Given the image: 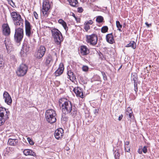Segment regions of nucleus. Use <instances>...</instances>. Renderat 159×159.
<instances>
[{
	"instance_id": "1",
	"label": "nucleus",
	"mask_w": 159,
	"mask_h": 159,
	"mask_svg": "<svg viewBox=\"0 0 159 159\" xmlns=\"http://www.w3.org/2000/svg\"><path fill=\"white\" fill-rule=\"evenodd\" d=\"M59 106L62 109L64 115H62V117L63 120L67 121L68 120V117L66 114H70L74 118L77 115V108L75 104L65 98L60 99L58 101Z\"/></svg>"
},
{
	"instance_id": "2",
	"label": "nucleus",
	"mask_w": 159,
	"mask_h": 159,
	"mask_svg": "<svg viewBox=\"0 0 159 159\" xmlns=\"http://www.w3.org/2000/svg\"><path fill=\"white\" fill-rule=\"evenodd\" d=\"M51 32L56 44L57 45H61L63 40V38L60 31L57 29L53 28L51 30Z\"/></svg>"
},
{
	"instance_id": "3",
	"label": "nucleus",
	"mask_w": 159,
	"mask_h": 159,
	"mask_svg": "<svg viewBox=\"0 0 159 159\" xmlns=\"http://www.w3.org/2000/svg\"><path fill=\"white\" fill-rule=\"evenodd\" d=\"M57 114L56 111L53 109H48L45 113L46 120L50 124H53L56 121Z\"/></svg>"
},
{
	"instance_id": "4",
	"label": "nucleus",
	"mask_w": 159,
	"mask_h": 159,
	"mask_svg": "<svg viewBox=\"0 0 159 159\" xmlns=\"http://www.w3.org/2000/svg\"><path fill=\"white\" fill-rule=\"evenodd\" d=\"M10 113L8 109L3 107H0V125H3L5 121L9 118Z\"/></svg>"
},
{
	"instance_id": "5",
	"label": "nucleus",
	"mask_w": 159,
	"mask_h": 159,
	"mask_svg": "<svg viewBox=\"0 0 159 159\" xmlns=\"http://www.w3.org/2000/svg\"><path fill=\"white\" fill-rule=\"evenodd\" d=\"M28 66L25 64H21L18 68L16 73L18 76L21 77L25 75L27 71Z\"/></svg>"
},
{
	"instance_id": "6",
	"label": "nucleus",
	"mask_w": 159,
	"mask_h": 159,
	"mask_svg": "<svg viewBox=\"0 0 159 159\" xmlns=\"http://www.w3.org/2000/svg\"><path fill=\"white\" fill-rule=\"evenodd\" d=\"M43 8L41 12L43 15L45 17H47L48 15V11L50 7V5L49 2L47 0L43 1Z\"/></svg>"
},
{
	"instance_id": "7",
	"label": "nucleus",
	"mask_w": 159,
	"mask_h": 159,
	"mask_svg": "<svg viewBox=\"0 0 159 159\" xmlns=\"http://www.w3.org/2000/svg\"><path fill=\"white\" fill-rule=\"evenodd\" d=\"M86 41L88 43L93 45H96L98 42V38L97 35L93 34L91 35L86 36Z\"/></svg>"
},
{
	"instance_id": "8",
	"label": "nucleus",
	"mask_w": 159,
	"mask_h": 159,
	"mask_svg": "<svg viewBox=\"0 0 159 159\" xmlns=\"http://www.w3.org/2000/svg\"><path fill=\"white\" fill-rule=\"evenodd\" d=\"M25 34L27 37L30 38L33 33V32H31V31L32 26L30 23L26 19L25 20Z\"/></svg>"
},
{
	"instance_id": "9",
	"label": "nucleus",
	"mask_w": 159,
	"mask_h": 159,
	"mask_svg": "<svg viewBox=\"0 0 159 159\" xmlns=\"http://www.w3.org/2000/svg\"><path fill=\"white\" fill-rule=\"evenodd\" d=\"M46 52L45 47L41 45L38 48L37 51L35 52V56L38 59H40L44 55Z\"/></svg>"
},
{
	"instance_id": "10",
	"label": "nucleus",
	"mask_w": 159,
	"mask_h": 159,
	"mask_svg": "<svg viewBox=\"0 0 159 159\" xmlns=\"http://www.w3.org/2000/svg\"><path fill=\"white\" fill-rule=\"evenodd\" d=\"M2 33L6 36L10 35L11 33L10 29L7 24H4L2 26Z\"/></svg>"
},
{
	"instance_id": "11",
	"label": "nucleus",
	"mask_w": 159,
	"mask_h": 159,
	"mask_svg": "<svg viewBox=\"0 0 159 159\" xmlns=\"http://www.w3.org/2000/svg\"><path fill=\"white\" fill-rule=\"evenodd\" d=\"M53 60L52 56L50 54L46 56L44 59V63L46 66H49L53 62Z\"/></svg>"
},
{
	"instance_id": "12",
	"label": "nucleus",
	"mask_w": 159,
	"mask_h": 159,
	"mask_svg": "<svg viewBox=\"0 0 159 159\" xmlns=\"http://www.w3.org/2000/svg\"><path fill=\"white\" fill-rule=\"evenodd\" d=\"M64 69V64L61 63L60 64L58 69L54 73L56 76H58L62 74Z\"/></svg>"
},
{
	"instance_id": "13",
	"label": "nucleus",
	"mask_w": 159,
	"mask_h": 159,
	"mask_svg": "<svg viewBox=\"0 0 159 159\" xmlns=\"http://www.w3.org/2000/svg\"><path fill=\"white\" fill-rule=\"evenodd\" d=\"M63 133V129L62 128H59L55 130L54 136L57 139H59L62 137Z\"/></svg>"
},
{
	"instance_id": "14",
	"label": "nucleus",
	"mask_w": 159,
	"mask_h": 159,
	"mask_svg": "<svg viewBox=\"0 0 159 159\" xmlns=\"http://www.w3.org/2000/svg\"><path fill=\"white\" fill-rule=\"evenodd\" d=\"M73 91L75 93L77 97H79L82 98H84V95L83 93V89L80 87L75 88L73 89Z\"/></svg>"
},
{
	"instance_id": "15",
	"label": "nucleus",
	"mask_w": 159,
	"mask_h": 159,
	"mask_svg": "<svg viewBox=\"0 0 159 159\" xmlns=\"http://www.w3.org/2000/svg\"><path fill=\"white\" fill-rule=\"evenodd\" d=\"M89 53V50L86 46L82 45L80 46V53L82 55H86Z\"/></svg>"
},
{
	"instance_id": "16",
	"label": "nucleus",
	"mask_w": 159,
	"mask_h": 159,
	"mask_svg": "<svg viewBox=\"0 0 159 159\" xmlns=\"http://www.w3.org/2000/svg\"><path fill=\"white\" fill-rule=\"evenodd\" d=\"M106 39L107 41L110 44H113L115 42L112 33L107 34L106 35Z\"/></svg>"
},
{
	"instance_id": "17",
	"label": "nucleus",
	"mask_w": 159,
	"mask_h": 159,
	"mask_svg": "<svg viewBox=\"0 0 159 159\" xmlns=\"http://www.w3.org/2000/svg\"><path fill=\"white\" fill-rule=\"evenodd\" d=\"M67 74L68 76V78H69L70 80L72 81L75 80L76 79V76L71 70H68Z\"/></svg>"
},
{
	"instance_id": "18",
	"label": "nucleus",
	"mask_w": 159,
	"mask_h": 159,
	"mask_svg": "<svg viewBox=\"0 0 159 159\" xmlns=\"http://www.w3.org/2000/svg\"><path fill=\"white\" fill-rule=\"evenodd\" d=\"M14 23L15 27H17V26H20L19 27L23 28L24 27V20L22 19L21 17Z\"/></svg>"
},
{
	"instance_id": "19",
	"label": "nucleus",
	"mask_w": 159,
	"mask_h": 159,
	"mask_svg": "<svg viewBox=\"0 0 159 159\" xmlns=\"http://www.w3.org/2000/svg\"><path fill=\"white\" fill-rule=\"evenodd\" d=\"M23 38V36H21L20 35L15 34L14 35V40L15 42L18 44V45H20V44L21 41H22V39Z\"/></svg>"
},
{
	"instance_id": "20",
	"label": "nucleus",
	"mask_w": 159,
	"mask_h": 159,
	"mask_svg": "<svg viewBox=\"0 0 159 159\" xmlns=\"http://www.w3.org/2000/svg\"><path fill=\"white\" fill-rule=\"evenodd\" d=\"M24 154L25 156L30 155L35 156L36 153L32 150L30 149H25L23 151Z\"/></svg>"
},
{
	"instance_id": "21",
	"label": "nucleus",
	"mask_w": 159,
	"mask_h": 159,
	"mask_svg": "<svg viewBox=\"0 0 159 159\" xmlns=\"http://www.w3.org/2000/svg\"><path fill=\"white\" fill-rule=\"evenodd\" d=\"M23 28L16 27L15 34L24 36Z\"/></svg>"
},
{
	"instance_id": "22",
	"label": "nucleus",
	"mask_w": 159,
	"mask_h": 159,
	"mask_svg": "<svg viewBox=\"0 0 159 159\" xmlns=\"http://www.w3.org/2000/svg\"><path fill=\"white\" fill-rule=\"evenodd\" d=\"M18 141L17 139H12L10 138L8 141V144L11 146H16L18 144Z\"/></svg>"
},
{
	"instance_id": "23",
	"label": "nucleus",
	"mask_w": 159,
	"mask_h": 159,
	"mask_svg": "<svg viewBox=\"0 0 159 159\" xmlns=\"http://www.w3.org/2000/svg\"><path fill=\"white\" fill-rule=\"evenodd\" d=\"M4 43L7 52L10 51V49L11 48V42L10 41L9 39L7 38H5Z\"/></svg>"
},
{
	"instance_id": "24",
	"label": "nucleus",
	"mask_w": 159,
	"mask_h": 159,
	"mask_svg": "<svg viewBox=\"0 0 159 159\" xmlns=\"http://www.w3.org/2000/svg\"><path fill=\"white\" fill-rule=\"evenodd\" d=\"M126 47H131L133 49H134L136 47V43L133 41H131L126 46Z\"/></svg>"
},
{
	"instance_id": "25",
	"label": "nucleus",
	"mask_w": 159,
	"mask_h": 159,
	"mask_svg": "<svg viewBox=\"0 0 159 159\" xmlns=\"http://www.w3.org/2000/svg\"><path fill=\"white\" fill-rule=\"evenodd\" d=\"M30 46L29 44L27 43H24L23 44L21 49L24 51L29 53Z\"/></svg>"
},
{
	"instance_id": "26",
	"label": "nucleus",
	"mask_w": 159,
	"mask_h": 159,
	"mask_svg": "<svg viewBox=\"0 0 159 159\" xmlns=\"http://www.w3.org/2000/svg\"><path fill=\"white\" fill-rule=\"evenodd\" d=\"M58 22L59 23L62 25L66 31L67 32L68 30V28L67 26L66 22L63 20L61 19H59V20Z\"/></svg>"
},
{
	"instance_id": "27",
	"label": "nucleus",
	"mask_w": 159,
	"mask_h": 159,
	"mask_svg": "<svg viewBox=\"0 0 159 159\" xmlns=\"http://www.w3.org/2000/svg\"><path fill=\"white\" fill-rule=\"evenodd\" d=\"M131 80V81H134V82H135L139 80L137 73H134L133 74H132Z\"/></svg>"
},
{
	"instance_id": "28",
	"label": "nucleus",
	"mask_w": 159,
	"mask_h": 159,
	"mask_svg": "<svg viewBox=\"0 0 159 159\" xmlns=\"http://www.w3.org/2000/svg\"><path fill=\"white\" fill-rule=\"evenodd\" d=\"M140 81L139 80L134 82V90L136 94V96L137 95V92L138 91V84H140Z\"/></svg>"
},
{
	"instance_id": "29",
	"label": "nucleus",
	"mask_w": 159,
	"mask_h": 159,
	"mask_svg": "<svg viewBox=\"0 0 159 159\" xmlns=\"http://www.w3.org/2000/svg\"><path fill=\"white\" fill-rule=\"evenodd\" d=\"M127 111L128 113H129L128 115L130 119L132 120H134V117L133 116L132 110L130 109V107H128Z\"/></svg>"
},
{
	"instance_id": "30",
	"label": "nucleus",
	"mask_w": 159,
	"mask_h": 159,
	"mask_svg": "<svg viewBox=\"0 0 159 159\" xmlns=\"http://www.w3.org/2000/svg\"><path fill=\"white\" fill-rule=\"evenodd\" d=\"M29 53L27 52H26L25 51H24V50H23V49H21L20 54L21 57L22 58V59H24L27 56V55Z\"/></svg>"
},
{
	"instance_id": "31",
	"label": "nucleus",
	"mask_w": 159,
	"mask_h": 159,
	"mask_svg": "<svg viewBox=\"0 0 159 159\" xmlns=\"http://www.w3.org/2000/svg\"><path fill=\"white\" fill-rule=\"evenodd\" d=\"M67 1L69 2L70 5L73 7H75L76 5L78 3L77 0H67Z\"/></svg>"
},
{
	"instance_id": "32",
	"label": "nucleus",
	"mask_w": 159,
	"mask_h": 159,
	"mask_svg": "<svg viewBox=\"0 0 159 159\" xmlns=\"http://www.w3.org/2000/svg\"><path fill=\"white\" fill-rule=\"evenodd\" d=\"M103 17L102 16H98L96 17V21L98 23H101L103 22Z\"/></svg>"
},
{
	"instance_id": "33",
	"label": "nucleus",
	"mask_w": 159,
	"mask_h": 159,
	"mask_svg": "<svg viewBox=\"0 0 159 159\" xmlns=\"http://www.w3.org/2000/svg\"><path fill=\"white\" fill-rule=\"evenodd\" d=\"M116 27L117 28V30L120 32H121L122 30L121 29L122 27V25L120 24V22L118 20L116 21Z\"/></svg>"
},
{
	"instance_id": "34",
	"label": "nucleus",
	"mask_w": 159,
	"mask_h": 159,
	"mask_svg": "<svg viewBox=\"0 0 159 159\" xmlns=\"http://www.w3.org/2000/svg\"><path fill=\"white\" fill-rule=\"evenodd\" d=\"M5 101L8 105H9L12 103V100L10 96H9L7 98H5Z\"/></svg>"
},
{
	"instance_id": "35",
	"label": "nucleus",
	"mask_w": 159,
	"mask_h": 159,
	"mask_svg": "<svg viewBox=\"0 0 159 159\" xmlns=\"http://www.w3.org/2000/svg\"><path fill=\"white\" fill-rule=\"evenodd\" d=\"M3 57L0 54V68H2L4 64Z\"/></svg>"
},
{
	"instance_id": "36",
	"label": "nucleus",
	"mask_w": 159,
	"mask_h": 159,
	"mask_svg": "<svg viewBox=\"0 0 159 159\" xmlns=\"http://www.w3.org/2000/svg\"><path fill=\"white\" fill-rule=\"evenodd\" d=\"M114 154L115 159H119L120 158V154L118 151L115 150L114 152Z\"/></svg>"
},
{
	"instance_id": "37",
	"label": "nucleus",
	"mask_w": 159,
	"mask_h": 159,
	"mask_svg": "<svg viewBox=\"0 0 159 159\" xmlns=\"http://www.w3.org/2000/svg\"><path fill=\"white\" fill-rule=\"evenodd\" d=\"M108 27L107 26H105L102 28L101 31L102 33H105L108 32Z\"/></svg>"
},
{
	"instance_id": "38",
	"label": "nucleus",
	"mask_w": 159,
	"mask_h": 159,
	"mask_svg": "<svg viewBox=\"0 0 159 159\" xmlns=\"http://www.w3.org/2000/svg\"><path fill=\"white\" fill-rule=\"evenodd\" d=\"M10 14L11 17L12 19H13V18H15V17L17 16L18 15H19V14L17 12L13 11Z\"/></svg>"
},
{
	"instance_id": "39",
	"label": "nucleus",
	"mask_w": 159,
	"mask_h": 159,
	"mask_svg": "<svg viewBox=\"0 0 159 159\" xmlns=\"http://www.w3.org/2000/svg\"><path fill=\"white\" fill-rule=\"evenodd\" d=\"M8 3L10 4L12 7L14 8L16 7L15 3L13 2L12 0H8Z\"/></svg>"
},
{
	"instance_id": "40",
	"label": "nucleus",
	"mask_w": 159,
	"mask_h": 159,
	"mask_svg": "<svg viewBox=\"0 0 159 159\" xmlns=\"http://www.w3.org/2000/svg\"><path fill=\"white\" fill-rule=\"evenodd\" d=\"M82 69L83 71L86 72L88 71L89 67L87 66L84 65L82 67Z\"/></svg>"
},
{
	"instance_id": "41",
	"label": "nucleus",
	"mask_w": 159,
	"mask_h": 159,
	"mask_svg": "<svg viewBox=\"0 0 159 159\" xmlns=\"http://www.w3.org/2000/svg\"><path fill=\"white\" fill-rule=\"evenodd\" d=\"M101 73L102 76H103V79L105 81L107 80V76L105 72L104 71H102L101 72Z\"/></svg>"
},
{
	"instance_id": "42",
	"label": "nucleus",
	"mask_w": 159,
	"mask_h": 159,
	"mask_svg": "<svg viewBox=\"0 0 159 159\" xmlns=\"http://www.w3.org/2000/svg\"><path fill=\"white\" fill-rule=\"evenodd\" d=\"M21 16L20 14L18 15L17 16L15 17V18H13V19H12L13 22H15L16 20H17L19 19L21 17Z\"/></svg>"
},
{
	"instance_id": "43",
	"label": "nucleus",
	"mask_w": 159,
	"mask_h": 159,
	"mask_svg": "<svg viewBox=\"0 0 159 159\" xmlns=\"http://www.w3.org/2000/svg\"><path fill=\"white\" fill-rule=\"evenodd\" d=\"M93 22L92 20H89L86 21L84 23V25H92Z\"/></svg>"
},
{
	"instance_id": "44",
	"label": "nucleus",
	"mask_w": 159,
	"mask_h": 159,
	"mask_svg": "<svg viewBox=\"0 0 159 159\" xmlns=\"http://www.w3.org/2000/svg\"><path fill=\"white\" fill-rule=\"evenodd\" d=\"M3 96L4 98L5 99V98H7L8 97L10 96V95L7 92L5 91L3 93Z\"/></svg>"
},
{
	"instance_id": "45",
	"label": "nucleus",
	"mask_w": 159,
	"mask_h": 159,
	"mask_svg": "<svg viewBox=\"0 0 159 159\" xmlns=\"http://www.w3.org/2000/svg\"><path fill=\"white\" fill-rule=\"evenodd\" d=\"M147 146H144L142 149V151L144 153H146L147 152Z\"/></svg>"
},
{
	"instance_id": "46",
	"label": "nucleus",
	"mask_w": 159,
	"mask_h": 159,
	"mask_svg": "<svg viewBox=\"0 0 159 159\" xmlns=\"http://www.w3.org/2000/svg\"><path fill=\"white\" fill-rule=\"evenodd\" d=\"M84 29L86 31H88V30L90 29V27L89 25H84Z\"/></svg>"
},
{
	"instance_id": "47",
	"label": "nucleus",
	"mask_w": 159,
	"mask_h": 159,
	"mask_svg": "<svg viewBox=\"0 0 159 159\" xmlns=\"http://www.w3.org/2000/svg\"><path fill=\"white\" fill-rule=\"evenodd\" d=\"M27 139L30 145H33L34 144V142L30 138L28 137L27 138Z\"/></svg>"
},
{
	"instance_id": "48",
	"label": "nucleus",
	"mask_w": 159,
	"mask_h": 159,
	"mask_svg": "<svg viewBox=\"0 0 159 159\" xmlns=\"http://www.w3.org/2000/svg\"><path fill=\"white\" fill-rule=\"evenodd\" d=\"M84 11L83 9L81 7H78L77 8V11L79 13H82Z\"/></svg>"
},
{
	"instance_id": "49",
	"label": "nucleus",
	"mask_w": 159,
	"mask_h": 159,
	"mask_svg": "<svg viewBox=\"0 0 159 159\" xmlns=\"http://www.w3.org/2000/svg\"><path fill=\"white\" fill-rule=\"evenodd\" d=\"M130 96L132 100H134L136 98V96H135L133 93H131L130 94Z\"/></svg>"
},
{
	"instance_id": "50",
	"label": "nucleus",
	"mask_w": 159,
	"mask_h": 159,
	"mask_svg": "<svg viewBox=\"0 0 159 159\" xmlns=\"http://www.w3.org/2000/svg\"><path fill=\"white\" fill-rule=\"evenodd\" d=\"M125 152H129L130 151V148L129 147H125Z\"/></svg>"
},
{
	"instance_id": "51",
	"label": "nucleus",
	"mask_w": 159,
	"mask_h": 159,
	"mask_svg": "<svg viewBox=\"0 0 159 159\" xmlns=\"http://www.w3.org/2000/svg\"><path fill=\"white\" fill-rule=\"evenodd\" d=\"M34 14L35 18L36 19H38V15L37 12L36 11H34Z\"/></svg>"
},
{
	"instance_id": "52",
	"label": "nucleus",
	"mask_w": 159,
	"mask_h": 159,
	"mask_svg": "<svg viewBox=\"0 0 159 159\" xmlns=\"http://www.w3.org/2000/svg\"><path fill=\"white\" fill-rule=\"evenodd\" d=\"M99 56L100 57V58L102 59H103L104 57L103 55V54L101 53V52H100V53L99 54Z\"/></svg>"
},
{
	"instance_id": "53",
	"label": "nucleus",
	"mask_w": 159,
	"mask_h": 159,
	"mask_svg": "<svg viewBox=\"0 0 159 159\" xmlns=\"http://www.w3.org/2000/svg\"><path fill=\"white\" fill-rule=\"evenodd\" d=\"M123 117V115L122 114H121L120 115L118 118V120L120 121L122 119V117Z\"/></svg>"
},
{
	"instance_id": "54",
	"label": "nucleus",
	"mask_w": 159,
	"mask_h": 159,
	"mask_svg": "<svg viewBox=\"0 0 159 159\" xmlns=\"http://www.w3.org/2000/svg\"><path fill=\"white\" fill-rule=\"evenodd\" d=\"M94 113L96 114L97 113H98V110L97 109H95L93 111Z\"/></svg>"
},
{
	"instance_id": "55",
	"label": "nucleus",
	"mask_w": 159,
	"mask_h": 159,
	"mask_svg": "<svg viewBox=\"0 0 159 159\" xmlns=\"http://www.w3.org/2000/svg\"><path fill=\"white\" fill-rule=\"evenodd\" d=\"M142 150H141L140 149H139L138 151V152L139 154H142Z\"/></svg>"
},
{
	"instance_id": "56",
	"label": "nucleus",
	"mask_w": 159,
	"mask_h": 159,
	"mask_svg": "<svg viewBox=\"0 0 159 159\" xmlns=\"http://www.w3.org/2000/svg\"><path fill=\"white\" fill-rule=\"evenodd\" d=\"M75 18L77 22H78L80 21V19L79 18H78L77 17H76V18Z\"/></svg>"
},
{
	"instance_id": "57",
	"label": "nucleus",
	"mask_w": 159,
	"mask_h": 159,
	"mask_svg": "<svg viewBox=\"0 0 159 159\" xmlns=\"http://www.w3.org/2000/svg\"><path fill=\"white\" fill-rule=\"evenodd\" d=\"M129 141H127L125 143V145H128L129 144Z\"/></svg>"
},
{
	"instance_id": "58",
	"label": "nucleus",
	"mask_w": 159,
	"mask_h": 159,
	"mask_svg": "<svg viewBox=\"0 0 159 159\" xmlns=\"http://www.w3.org/2000/svg\"><path fill=\"white\" fill-rule=\"evenodd\" d=\"M145 24L148 27H149L150 26V25H151V24H148L147 22H146Z\"/></svg>"
},
{
	"instance_id": "59",
	"label": "nucleus",
	"mask_w": 159,
	"mask_h": 159,
	"mask_svg": "<svg viewBox=\"0 0 159 159\" xmlns=\"http://www.w3.org/2000/svg\"><path fill=\"white\" fill-rule=\"evenodd\" d=\"M71 16H72L73 17H74V18H76V16L75 15V14L73 13H72V14L71 15Z\"/></svg>"
},
{
	"instance_id": "60",
	"label": "nucleus",
	"mask_w": 159,
	"mask_h": 159,
	"mask_svg": "<svg viewBox=\"0 0 159 159\" xmlns=\"http://www.w3.org/2000/svg\"><path fill=\"white\" fill-rule=\"evenodd\" d=\"M122 65H121L120 66V67L118 69V70H120L122 67Z\"/></svg>"
},
{
	"instance_id": "61",
	"label": "nucleus",
	"mask_w": 159,
	"mask_h": 159,
	"mask_svg": "<svg viewBox=\"0 0 159 159\" xmlns=\"http://www.w3.org/2000/svg\"><path fill=\"white\" fill-rule=\"evenodd\" d=\"M82 59L84 61H85V60H86V59L85 58H84V57H82Z\"/></svg>"
},
{
	"instance_id": "62",
	"label": "nucleus",
	"mask_w": 159,
	"mask_h": 159,
	"mask_svg": "<svg viewBox=\"0 0 159 159\" xmlns=\"http://www.w3.org/2000/svg\"><path fill=\"white\" fill-rule=\"evenodd\" d=\"M125 26V23H124L123 25V26L124 27Z\"/></svg>"
},
{
	"instance_id": "63",
	"label": "nucleus",
	"mask_w": 159,
	"mask_h": 159,
	"mask_svg": "<svg viewBox=\"0 0 159 159\" xmlns=\"http://www.w3.org/2000/svg\"><path fill=\"white\" fill-rule=\"evenodd\" d=\"M80 0V1L81 2H84V0Z\"/></svg>"
},
{
	"instance_id": "64",
	"label": "nucleus",
	"mask_w": 159,
	"mask_h": 159,
	"mask_svg": "<svg viewBox=\"0 0 159 159\" xmlns=\"http://www.w3.org/2000/svg\"><path fill=\"white\" fill-rule=\"evenodd\" d=\"M55 55H56V56H57V53L55 52Z\"/></svg>"
}]
</instances>
